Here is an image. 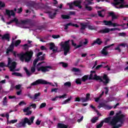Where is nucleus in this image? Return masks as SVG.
I'll list each match as a JSON object with an SVG mask.
<instances>
[{
	"label": "nucleus",
	"instance_id": "14",
	"mask_svg": "<svg viewBox=\"0 0 128 128\" xmlns=\"http://www.w3.org/2000/svg\"><path fill=\"white\" fill-rule=\"evenodd\" d=\"M10 36L9 34H6L2 37V40H7V42H10Z\"/></svg>",
	"mask_w": 128,
	"mask_h": 128
},
{
	"label": "nucleus",
	"instance_id": "59",
	"mask_svg": "<svg viewBox=\"0 0 128 128\" xmlns=\"http://www.w3.org/2000/svg\"><path fill=\"white\" fill-rule=\"evenodd\" d=\"M52 38H60V35H52Z\"/></svg>",
	"mask_w": 128,
	"mask_h": 128
},
{
	"label": "nucleus",
	"instance_id": "41",
	"mask_svg": "<svg viewBox=\"0 0 128 128\" xmlns=\"http://www.w3.org/2000/svg\"><path fill=\"white\" fill-rule=\"evenodd\" d=\"M76 84H82V80L80 78L76 79Z\"/></svg>",
	"mask_w": 128,
	"mask_h": 128
},
{
	"label": "nucleus",
	"instance_id": "55",
	"mask_svg": "<svg viewBox=\"0 0 128 128\" xmlns=\"http://www.w3.org/2000/svg\"><path fill=\"white\" fill-rule=\"evenodd\" d=\"M98 16H100V18H104V15L102 14V11L99 10L98 12Z\"/></svg>",
	"mask_w": 128,
	"mask_h": 128
},
{
	"label": "nucleus",
	"instance_id": "43",
	"mask_svg": "<svg viewBox=\"0 0 128 128\" xmlns=\"http://www.w3.org/2000/svg\"><path fill=\"white\" fill-rule=\"evenodd\" d=\"M60 64H62V66L64 68H66L68 66V63H66L64 62H60Z\"/></svg>",
	"mask_w": 128,
	"mask_h": 128
},
{
	"label": "nucleus",
	"instance_id": "48",
	"mask_svg": "<svg viewBox=\"0 0 128 128\" xmlns=\"http://www.w3.org/2000/svg\"><path fill=\"white\" fill-rule=\"evenodd\" d=\"M22 46L24 48V50H26L28 49V44H24V45H22Z\"/></svg>",
	"mask_w": 128,
	"mask_h": 128
},
{
	"label": "nucleus",
	"instance_id": "57",
	"mask_svg": "<svg viewBox=\"0 0 128 128\" xmlns=\"http://www.w3.org/2000/svg\"><path fill=\"white\" fill-rule=\"evenodd\" d=\"M126 32H120V33L118 34V36H126Z\"/></svg>",
	"mask_w": 128,
	"mask_h": 128
},
{
	"label": "nucleus",
	"instance_id": "22",
	"mask_svg": "<svg viewBox=\"0 0 128 128\" xmlns=\"http://www.w3.org/2000/svg\"><path fill=\"white\" fill-rule=\"evenodd\" d=\"M109 16L112 17V20L118 19V16L114 14V12H109Z\"/></svg>",
	"mask_w": 128,
	"mask_h": 128
},
{
	"label": "nucleus",
	"instance_id": "30",
	"mask_svg": "<svg viewBox=\"0 0 128 128\" xmlns=\"http://www.w3.org/2000/svg\"><path fill=\"white\" fill-rule=\"evenodd\" d=\"M88 80V75H84L82 78L81 80L82 82H86Z\"/></svg>",
	"mask_w": 128,
	"mask_h": 128
},
{
	"label": "nucleus",
	"instance_id": "53",
	"mask_svg": "<svg viewBox=\"0 0 128 128\" xmlns=\"http://www.w3.org/2000/svg\"><path fill=\"white\" fill-rule=\"evenodd\" d=\"M80 100L82 102H88V100L86 99V98H81Z\"/></svg>",
	"mask_w": 128,
	"mask_h": 128
},
{
	"label": "nucleus",
	"instance_id": "3",
	"mask_svg": "<svg viewBox=\"0 0 128 128\" xmlns=\"http://www.w3.org/2000/svg\"><path fill=\"white\" fill-rule=\"evenodd\" d=\"M114 2H111V4L116 8L122 9L128 8V4H124V0H114Z\"/></svg>",
	"mask_w": 128,
	"mask_h": 128
},
{
	"label": "nucleus",
	"instance_id": "64",
	"mask_svg": "<svg viewBox=\"0 0 128 128\" xmlns=\"http://www.w3.org/2000/svg\"><path fill=\"white\" fill-rule=\"evenodd\" d=\"M38 60H44V57L41 56L37 58Z\"/></svg>",
	"mask_w": 128,
	"mask_h": 128
},
{
	"label": "nucleus",
	"instance_id": "20",
	"mask_svg": "<svg viewBox=\"0 0 128 128\" xmlns=\"http://www.w3.org/2000/svg\"><path fill=\"white\" fill-rule=\"evenodd\" d=\"M120 46L126 48V44H121L114 48L115 50H118V52H122V50L120 48Z\"/></svg>",
	"mask_w": 128,
	"mask_h": 128
},
{
	"label": "nucleus",
	"instance_id": "50",
	"mask_svg": "<svg viewBox=\"0 0 128 128\" xmlns=\"http://www.w3.org/2000/svg\"><path fill=\"white\" fill-rule=\"evenodd\" d=\"M72 26V22L68 23L66 25H65L64 30H68V26Z\"/></svg>",
	"mask_w": 128,
	"mask_h": 128
},
{
	"label": "nucleus",
	"instance_id": "2",
	"mask_svg": "<svg viewBox=\"0 0 128 128\" xmlns=\"http://www.w3.org/2000/svg\"><path fill=\"white\" fill-rule=\"evenodd\" d=\"M34 116H32L28 119V118H24L23 121L16 124L17 128H25L26 124H28V126H31L32 124H34Z\"/></svg>",
	"mask_w": 128,
	"mask_h": 128
},
{
	"label": "nucleus",
	"instance_id": "62",
	"mask_svg": "<svg viewBox=\"0 0 128 128\" xmlns=\"http://www.w3.org/2000/svg\"><path fill=\"white\" fill-rule=\"evenodd\" d=\"M0 8H4V6H6V4H4V2H0Z\"/></svg>",
	"mask_w": 128,
	"mask_h": 128
},
{
	"label": "nucleus",
	"instance_id": "27",
	"mask_svg": "<svg viewBox=\"0 0 128 128\" xmlns=\"http://www.w3.org/2000/svg\"><path fill=\"white\" fill-rule=\"evenodd\" d=\"M14 38H12V42L11 44H10L9 48H8L9 50H11V51L12 52L14 48Z\"/></svg>",
	"mask_w": 128,
	"mask_h": 128
},
{
	"label": "nucleus",
	"instance_id": "25",
	"mask_svg": "<svg viewBox=\"0 0 128 128\" xmlns=\"http://www.w3.org/2000/svg\"><path fill=\"white\" fill-rule=\"evenodd\" d=\"M74 4H76V6H78V8H82V5H80V4H82V2H80V0H75L74 1Z\"/></svg>",
	"mask_w": 128,
	"mask_h": 128
},
{
	"label": "nucleus",
	"instance_id": "47",
	"mask_svg": "<svg viewBox=\"0 0 128 128\" xmlns=\"http://www.w3.org/2000/svg\"><path fill=\"white\" fill-rule=\"evenodd\" d=\"M104 126V121H102L100 124L96 126V128H100Z\"/></svg>",
	"mask_w": 128,
	"mask_h": 128
},
{
	"label": "nucleus",
	"instance_id": "35",
	"mask_svg": "<svg viewBox=\"0 0 128 128\" xmlns=\"http://www.w3.org/2000/svg\"><path fill=\"white\" fill-rule=\"evenodd\" d=\"M12 22H16V24H20V23L18 22V20L16 18H14L13 20H11Z\"/></svg>",
	"mask_w": 128,
	"mask_h": 128
},
{
	"label": "nucleus",
	"instance_id": "56",
	"mask_svg": "<svg viewBox=\"0 0 128 128\" xmlns=\"http://www.w3.org/2000/svg\"><path fill=\"white\" fill-rule=\"evenodd\" d=\"M88 28L89 30H96V28H94V26H92L91 25L88 26Z\"/></svg>",
	"mask_w": 128,
	"mask_h": 128
},
{
	"label": "nucleus",
	"instance_id": "19",
	"mask_svg": "<svg viewBox=\"0 0 128 128\" xmlns=\"http://www.w3.org/2000/svg\"><path fill=\"white\" fill-rule=\"evenodd\" d=\"M58 128H68V126L65 124L62 123H58Z\"/></svg>",
	"mask_w": 128,
	"mask_h": 128
},
{
	"label": "nucleus",
	"instance_id": "1",
	"mask_svg": "<svg viewBox=\"0 0 128 128\" xmlns=\"http://www.w3.org/2000/svg\"><path fill=\"white\" fill-rule=\"evenodd\" d=\"M18 56L20 58L21 62H30L32 60V56H34V52L30 50L26 52L25 53H20L17 54Z\"/></svg>",
	"mask_w": 128,
	"mask_h": 128
},
{
	"label": "nucleus",
	"instance_id": "51",
	"mask_svg": "<svg viewBox=\"0 0 128 128\" xmlns=\"http://www.w3.org/2000/svg\"><path fill=\"white\" fill-rule=\"evenodd\" d=\"M28 6L30 8H34L36 6V3L31 2L28 4Z\"/></svg>",
	"mask_w": 128,
	"mask_h": 128
},
{
	"label": "nucleus",
	"instance_id": "32",
	"mask_svg": "<svg viewBox=\"0 0 128 128\" xmlns=\"http://www.w3.org/2000/svg\"><path fill=\"white\" fill-rule=\"evenodd\" d=\"M12 76H21L22 77V74L20 72H14L12 74Z\"/></svg>",
	"mask_w": 128,
	"mask_h": 128
},
{
	"label": "nucleus",
	"instance_id": "54",
	"mask_svg": "<svg viewBox=\"0 0 128 128\" xmlns=\"http://www.w3.org/2000/svg\"><path fill=\"white\" fill-rule=\"evenodd\" d=\"M111 26H112L114 28H116V26H120V24L117 23H112V22Z\"/></svg>",
	"mask_w": 128,
	"mask_h": 128
},
{
	"label": "nucleus",
	"instance_id": "16",
	"mask_svg": "<svg viewBox=\"0 0 128 128\" xmlns=\"http://www.w3.org/2000/svg\"><path fill=\"white\" fill-rule=\"evenodd\" d=\"M110 32V28H104V29L100 30L99 32L100 34H108Z\"/></svg>",
	"mask_w": 128,
	"mask_h": 128
},
{
	"label": "nucleus",
	"instance_id": "6",
	"mask_svg": "<svg viewBox=\"0 0 128 128\" xmlns=\"http://www.w3.org/2000/svg\"><path fill=\"white\" fill-rule=\"evenodd\" d=\"M52 82H48L46 80H44L42 79H38L36 80V81L33 82L30 84L31 86H38V84H52Z\"/></svg>",
	"mask_w": 128,
	"mask_h": 128
},
{
	"label": "nucleus",
	"instance_id": "5",
	"mask_svg": "<svg viewBox=\"0 0 128 128\" xmlns=\"http://www.w3.org/2000/svg\"><path fill=\"white\" fill-rule=\"evenodd\" d=\"M93 80H100L99 82H102L104 86H106L110 82V78L108 76V75L106 74H104L102 78H100V76H98L96 74H94Z\"/></svg>",
	"mask_w": 128,
	"mask_h": 128
},
{
	"label": "nucleus",
	"instance_id": "61",
	"mask_svg": "<svg viewBox=\"0 0 128 128\" xmlns=\"http://www.w3.org/2000/svg\"><path fill=\"white\" fill-rule=\"evenodd\" d=\"M26 104V102H24V101H21L20 102H19L18 104V106H24Z\"/></svg>",
	"mask_w": 128,
	"mask_h": 128
},
{
	"label": "nucleus",
	"instance_id": "49",
	"mask_svg": "<svg viewBox=\"0 0 128 128\" xmlns=\"http://www.w3.org/2000/svg\"><path fill=\"white\" fill-rule=\"evenodd\" d=\"M16 86H14V84H12L10 89V92L12 90H14Z\"/></svg>",
	"mask_w": 128,
	"mask_h": 128
},
{
	"label": "nucleus",
	"instance_id": "39",
	"mask_svg": "<svg viewBox=\"0 0 128 128\" xmlns=\"http://www.w3.org/2000/svg\"><path fill=\"white\" fill-rule=\"evenodd\" d=\"M110 117H108L107 118H106L104 120H102V122H105L106 124H108L110 122Z\"/></svg>",
	"mask_w": 128,
	"mask_h": 128
},
{
	"label": "nucleus",
	"instance_id": "58",
	"mask_svg": "<svg viewBox=\"0 0 128 128\" xmlns=\"http://www.w3.org/2000/svg\"><path fill=\"white\" fill-rule=\"evenodd\" d=\"M71 42H72V46H74L75 48L76 47V44L74 43V41L72 40H71Z\"/></svg>",
	"mask_w": 128,
	"mask_h": 128
},
{
	"label": "nucleus",
	"instance_id": "9",
	"mask_svg": "<svg viewBox=\"0 0 128 128\" xmlns=\"http://www.w3.org/2000/svg\"><path fill=\"white\" fill-rule=\"evenodd\" d=\"M114 46V44H112L110 45L104 46L101 51V54L104 56H108V48H110Z\"/></svg>",
	"mask_w": 128,
	"mask_h": 128
},
{
	"label": "nucleus",
	"instance_id": "12",
	"mask_svg": "<svg viewBox=\"0 0 128 128\" xmlns=\"http://www.w3.org/2000/svg\"><path fill=\"white\" fill-rule=\"evenodd\" d=\"M6 12L7 16H8V18H12V16H16V14L14 12V10H6Z\"/></svg>",
	"mask_w": 128,
	"mask_h": 128
},
{
	"label": "nucleus",
	"instance_id": "52",
	"mask_svg": "<svg viewBox=\"0 0 128 128\" xmlns=\"http://www.w3.org/2000/svg\"><path fill=\"white\" fill-rule=\"evenodd\" d=\"M90 93L86 94V97L85 98L87 100L88 102L90 100Z\"/></svg>",
	"mask_w": 128,
	"mask_h": 128
},
{
	"label": "nucleus",
	"instance_id": "18",
	"mask_svg": "<svg viewBox=\"0 0 128 128\" xmlns=\"http://www.w3.org/2000/svg\"><path fill=\"white\" fill-rule=\"evenodd\" d=\"M40 94H41L40 92H38L34 94V97L30 96V94H28V96L30 98H34V100H38V96H40Z\"/></svg>",
	"mask_w": 128,
	"mask_h": 128
},
{
	"label": "nucleus",
	"instance_id": "8",
	"mask_svg": "<svg viewBox=\"0 0 128 128\" xmlns=\"http://www.w3.org/2000/svg\"><path fill=\"white\" fill-rule=\"evenodd\" d=\"M24 70L25 71V72H26V74L28 76H32V74H34L36 72V66H32L30 69V72L28 71V68L26 67H24Z\"/></svg>",
	"mask_w": 128,
	"mask_h": 128
},
{
	"label": "nucleus",
	"instance_id": "46",
	"mask_svg": "<svg viewBox=\"0 0 128 128\" xmlns=\"http://www.w3.org/2000/svg\"><path fill=\"white\" fill-rule=\"evenodd\" d=\"M110 32H114L116 30L120 31V28H110Z\"/></svg>",
	"mask_w": 128,
	"mask_h": 128
},
{
	"label": "nucleus",
	"instance_id": "40",
	"mask_svg": "<svg viewBox=\"0 0 128 128\" xmlns=\"http://www.w3.org/2000/svg\"><path fill=\"white\" fill-rule=\"evenodd\" d=\"M64 86H68V88H70L72 86V83L70 82H66L64 84Z\"/></svg>",
	"mask_w": 128,
	"mask_h": 128
},
{
	"label": "nucleus",
	"instance_id": "33",
	"mask_svg": "<svg viewBox=\"0 0 128 128\" xmlns=\"http://www.w3.org/2000/svg\"><path fill=\"white\" fill-rule=\"evenodd\" d=\"M85 8L86 10H88V12H90L91 10H92V8L90 6H88V4H85Z\"/></svg>",
	"mask_w": 128,
	"mask_h": 128
},
{
	"label": "nucleus",
	"instance_id": "21",
	"mask_svg": "<svg viewBox=\"0 0 128 128\" xmlns=\"http://www.w3.org/2000/svg\"><path fill=\"white\" fill-rule=\"evenodd\" d=\"M80 26H81L80 30H84L86 28V26H88V23L86 22L84 24V23H80Z\"/></svg>",
	"mask_w": 128,
	"mask_h": 128
},
{
	"label": "nucleus",
	"instance_id": "4",
	"mask_svg": "<svg viewBox=\"0 0 128 128\" xmlns=\"http://www.w3.org/2000/svg\"><path fill=\"white\" fill-rule=\"evenodd\" d=\"M70 40H66L65 42H62L60 43L61 48H62L64 52V56H68V54L70 50Z\"/></svg>",
	"mask_w": 128,
	"mask_h": 128
},
{
	"label": "nucleus",
	"instance_id": "7",
	"mask_svg": "<svg viewBox=\"0 0 128 128\" xmlns=\"http://www.w3.org/2000/svg\"><path fill=\"white\" fill-rule=\"evenodd\" d=\"M50 70H52V67L50 66H41L37 68L38 72H50Z\"/></svg>",
	"mask_w": 128,
	"mask_h": 128
},
{
	"label": "nucleus",
	"instance_id": "36",
	"mask_svg": "<svg viewBox=\"0 0 128 128\" xmlns=\"http://www.w3.org/2000/svg\"><path fill=\"white\" fill-rule=\"evenodd\" d=\"M20 42H22V40H16L14 43L15 46L16 48L18 46H20Z\"/></svg>",
	"mask_w": 128,
	"mask_h": 128
},
{
	"label": "nucleus",
	"instance_id": "17",
	"mask_svg": "<svg viewBox=\"0 0 128 128\" xmlns=\"http://www.w3.org/2000/svg\"><path fill=\"white\" fill-rule=\"evenodd\" d=\"M30 110V107H27L26 108L24 109L23 112H26V116H30L32 114V112Z\"/></svg>",
	"mask_w": 128,
	"mask_h": 128
},
{
	"label": "nucleus",
	"instance_id": "26",
	"mask_svg": "<svg viewBox=\"0 0 128 128\" xmlns=\"http://www.w3.org/2000/svg\"><path fill=\"white\" fill-rule=\"evenodd\" d=\"M112 21L106 20H104L102 22V23L104 24V26H112Z\"/></svg>",
	"mask_w": 128,
	"mask_h": 128
},
{
	"label": "nucleus",
	"instance_id": "24",
	"mask_svg": "<svg viewBox=\"0 0 128 128\" xmlns=\"http://www.w3.org/2000/svg\"><path fill=\"white\" fill-rule=\"evenodd\" d=\"M48 13L49 14V18L52 20L56 18V12H54L53 14L50 12H48Z\"/></svg>",
	"mask_w": 128,
	"mask_h": 128
},
{
	"label": "nucleus",
	"instance_id": "44",
	"mask_svg": "<svg viewBox=\"0 0 128 128\" xmlns=\"http://www.w3.org/2000/svg\"><path fill=\"white\" fill-rule=\"evenodd\" d=\"M72 70V72H80V70L76 68H73Z\"/></svg>",
	"mask_w": 128,
	"mask_h": 128
},
{
	"label": "nucleus",
	"instance_id": "42",
	"mask_svg": "<svg viewBox=\"0 0 128 128\" xmlns=\"http://www.w3.org/2000/svg\"><path fill=\"white\" fill-rule=\"evenodd\" d=\"M38 58H36L34 60V62H33V66H36V64H38Z\"/></svg>",
	"mask_w": 128,
	"mask_h": 128
},
{
	"label": "nucleus",
	"instance_id": "63",
	"mask_svg": "<svg viewBox=\"0 0 128 128\" xmlns=\"http://www.w3.org/2000/svg\"><path fill=\"white\" fill-rule=\"evenodd\" d=\"M22 88V85L20 84H18V85H16L15 86V88H16V90H20V88Z\"/></svg>",
	"mask_w": 128,
	"mask_h": 128
},
{
	"label": "nucleus",
	"instance_id": "10",
	"mask_svg": "<svg viewBox=\"0 0 128 128\" xmlns=\"http://www.w3.org/2000/svg\"><path fill=\"white\" fill-rule=\"evenodd\" d=\"M58 46H56L54 43L51 42L50 44V50H52L53 52H58Z\"/></svg>",
	"mask_w": 128,
	"mask_h": 128
},
{
	"label": "nucleus",
	"instance_id": "37",
	"mask_svg": "<svg viewBox=\"0 0 128 128\" xmlns=\"http://www.w3.org/2000/svg\"><path fill=\"white\" fill-rule=\"evenodd\" d=\"M68 4L69 5V8L70 10H72V8H74V6H76V4H74V2L72 3H68Z\"/></svg>",
	"mask_w": 128,
	"mask_h": 128
},
{
	"label": "nucleus",
	"instance_id": "23",
	"mask_svg": "<svg viewBox=\"0 0 128 128\" xmlns=\"http://www.w3.org/2000/svg\"><path fill=\"white\" fill-rule=\"evenodd\" d=\"M20 22L22 24H28L30 22V20L26 19L24 20H21Z\"/></svg>",
	"mask_w": 128,
	"mask_h": 128
},
{
	"label": "nucleus",
	"instance_id": "38",
	"mask_svg": "<svg viewBox=\"0 0 128 128\" xmlns=\"http://www.w3.org/2000/svg\"><path fill=\"white\" fill-rule=\"evenodd\" d=\"M70 100H72V98H68L62 102V104H68L70 101Z\"/></svg>",
	"mask_w": 128,
	"mask_h": 128
},
{
	"label": "nucleus",
	"instance_id": "29",
	"mask_svg": "<svg viewBox=\"0 0 128 128\" xmlns=\"http://www.w3.org/2000/svg\"><path fill=\"white\" fill-rule=\"evenodd\" d=\"M90 72L88 80H94V78H92V76H94V74H96V71L92 70Z\"/></svg>",
	"mask_w": 128,
	"mask_h": 128
},
{
	"label": "nucleus",
	"instance_id": "60",
	"mask_svg": "<svg viewBox=\"0 0 128 128\" xmlns=\"http://www.w3.org/2000/svg\"><path fill=\"white\" fill-rule=\"evenodd\" d=\"M16 122H18V120H13L10 122V124H16Z\"/></svg>",
	"mask_w": 128,
	"mask_h": 128
},
{
	"label": "nucleus",
	"instance_id": "45",
	"mask_svg": "<svg viewBox=\"0 0 128 128\" xmlns=\"http://www.w3.org/2000/svg\"><path fill=\"white\" fill-rule=\"evenodd\" d=\"M46 103L44 102L42 103L40 105V106L39 107V108H46Z\"/></svg>",
	"mask_w": 128,
	"mask_h": 128
},
{
	"label": "nucleus",
	"instance_id": "31",
	"mask_svg": "<svg viewBox=\"0 0 128 128\" xmlns=\"http://www.w3.org/2000/svg\"><path fill=\"white\" fill-rule=\"evenodd\" d=\"M61 18L63 20H70V16L69 15L66 14H62Z\"/></svg>",
	"mask_w": 128,
	"mask_h": 128
},
{
	"label": "nucleus",
	"instance_id": "34",
	"mask_svg": "<svg viewBox=\"0 0 128 128\" xmlns=\"http://www.w3.org/2000/svg\"><path fill=\"white\" fill-rule=\"evenodd\" d=\"M97 120H98V117L96 116V117H94L91 120V122H92V124H96V122Z\"/></svg>",
	"mask_w": 128,
	"mask_h": 128
},
{
	"label": "nucleus",
	"instance_id": "28",
	"mask_svg": "<svg viewBox=\"0 0 128 128\" xmlns=\"http://www.w3.org/2000/svg\"><path fill=\"white\" fill-rule=\"evenodd\" d=\"M3 100H2V106H8V98H6V96H5Z\"/></svg>",
	"mask_w": 128,
	"mask_h": 128
},
{
	"label": "nucleus",
	"instance_id": "15",
	"mask_svg": "<svg viewBox=\"0 0 128 128\" xmlns=\"http://www.w3.org/2000/svg\"><path fill=\"white\" fill-rule=\"evenodd\" d=\"M16 62H12L11 66H10V72H14V69H16Z\"/></svg>",
	"mask_w": 128,
	"mask_h": 128
},
{
	"label": "nucleus",
	"instance_id": "13",
	"mask_svg": "<svg viewBox=\"0 0 128 128\" xmlns=\"http://www.w3.org/2000/svg\"><path fill=\"white\" fill-rule=\"evenodd\" d=\"M96 44L98 46H100L102 44V41L100 38H97L95 40L92 44V46H94Z\"/></svg>",
	"mask_w": 128,
	"mask_h": 128
},
{
	"label": "nucleus",
	"instance_id": "11",
	"mask_svg": "<svg viewBox=\"0 0 128 128\" xmlns=\"http://www.w3.org/2000/svg\"><path fill=\"white\" fill-rule=\"evenodd\" d=\"M104 108V110H112V106H110L108 105H106L104 103H100L99 104V106H98V108Z\"/></svg>",
	"mask_w": 128,
	"mask_h": 128
}]
</instances>
